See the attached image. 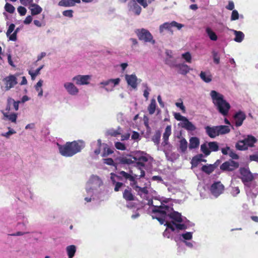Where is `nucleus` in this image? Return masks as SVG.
<instances>
[{"instance_id": "1", "label": "nucleus", "mask_w": 258, "mask_h": 258, "mask_svg": "<svg viewBox=\"0 0 258 258\" xmlns=\"http://www.w3.org/2000/svg\"><path fill=\"white\" fill-rule=\"evenodd\" d=\"M173 208L165 205L159 207L155 206L152 210V217L156 219L161 224H164L172 231L175 230L173 224L175 223L183 222L181 214L178 212L173 211Z\"/></svg>"}, {"instance_id": "2", "label": "nucleus", "mask_w": 258, "mask_h": 258, "mask_svg": "<svg viewBox=\"0 0 258 258\" xmlns=\"http://www.w3.org/2000/svg\"><path fill=\"white\" fill-rule=\"evenodd\" d=\"M59 153L64 157H72L80 152L85 147V144L82 140L68 142L64 145L57 144Z\"/></svg>"}, {"instance_id": "3", "label": "nucleus", "mask_w": 258, "mask_h": 258, "mask_svg": "<svg viewBox=\"0 0 258 258\" xmlns=\"http://www.w3.org/2000/svg\"><path fill=\"white\" fill-rule=\"evenodd\" d=\"M210 96L212 102L218 111L223 116H226L230 109V105L224 98V96L215 90H212Z\"/></svg>"}, {"instance_id": "4", "label": "nucleus", "mask_w": 258, "mask_h": 258, "mask_svg": "<svg viewBox=\"0 0 258 258\" xmlns=\"http://www.w3.org/2000/svg\"><path fill=\"white\" fill-rule=\"evenodd\" d=\"M136 33L140 40L143 41L144 42H149L152 44L155 43L153 35L148 30L144 28L138 29Z\"/></svg>"}, {"instance_id": "5", "label": "nucleus", "mask_w": 258, "mask_h": 258, "mask_svg": "<svg viewBox=\"0 0 258 258\" xmlns=\"http://www.w3.org/2000/svg\"><path fill=\"white\" fill-rule=\"evenodd\" d=\"M183 26L182 24L174 21H172L171 23L165 22L160 26L159 32L160 33H163L164 30H167L171 35H172L173 34V30H172V27H176L178 30H180Z\"/></svg>"}, {"instance_id": "6", "label": "nucleus", "mask_w": 258, "mask_h": 258, "mask_svg": "<svg viewBox=\"0 0 258 258\" xmlns=\"http://www.w3.org/2000/svg\"><path fill=\"white\" fill-rule=\"evenodd\" d=\"M239 171L240 174L239 178L241 179L244 184L245 185L246 183L250 182L253 180L254 177L248 168L240 167Z\"/></svg>"}, {"instance_id": "7", "label": "nucleus", "mask_w": 258, "mask_h": 258, "mask_svg": "<svg viewBox=\"0 0 258 258\" xmlns=\"http://www.w3.org/2000/svg\"><path fill=\"white\" fill-rule=\"evenodd\" d=\"M6 91H8L13 88L17 83V79L13 75H10L3 79Z\"/></svg>"}, {"instance_id": "8", "label": "nucleus", "mask_w": 258, "mask_h": 258, "mask_svg": "<svg viewBox=\"0 0 258 258\" xmlns=\"http://www.w3.org/2000/svg\"><path fill=\"white\" fill-rule=\"evenodd\" d=\"M224 190V186L220 181H217L213 183L210 187V191L212 194L215 197H218L223 193Z\"/></svg>"}, {"instance_id": "9", "label": "nucleus", "mask_w": 258, "mask_h": 258, "mask_svg": "<svg viewBox=\"0 0 258 258\" xmlns=\"http://www.w3.org/2000/svg\"><path fill=\"white\" fill-rule=\"evenodd\" d=\"M239 163L232 160H229L224 162L220 167L222 171H232L237 168Z\"/></svg>"}, {"instance_id": "10", "label": "nucleus", "mask_w": 258, "mask_h": 258, "mask_svg": "<svg viewBox=\"0 0 258 258\" xmlns=\"http://www.w3.org/2000/svg\"><path fill=\"white\" fill-rule=\"evenodd\" d=\"M133 157H134V156L133 155L127 154L126 156H122L117 157L116 160L119 164L130 165L134 163Z\"/></svg>"}, {"instance_id": "11", "label": "nucleus", "mask_w": 258, "mask_h": 258, "mask_svg": "<svg viewBox=\"0 0 258 258\" xmlns=\"http://www.w3.org/2000/svg\"><path fill=\"white\" fill-rule=\"evenodd\" d=\"M234 118L235 122V126L238 127L242 124L243 121L246 118V115L243 112L239 111L235 114Z\"/></svg>"}, {"instance_id": "12", "label": "nucleus", "mask_w": 258, "mask_h": 258, "mask_svg": "<svg viewBox=\"0 0 258 258\" xmlns=\"http://www.w3.org/2000/svg\"><path fill=\"white\" fill-rule=\"evenodd\" d=\"M90 76L89 75H78L73 78V80L76 81L77 85H87L89 84Z\"/></svg>"}, {"instance_id": "13", "label": "nucleus", "mask_w": 258, "mask_h": 258, "mask_svg": "<svg viewBox=\"0 0 258 258\" xmlns=\"http://www.w3.org/2000/svg\"><path fill=\"white\" fill-rule=\"evenodd\" d=\"M122 197L126 201H133L136 200V197L133 192L132 189L127 186L122 192Z\"/></svg>"}, {"instance_id": "14", "label": "nucleus", "mask_w": 258, "mask_h": 258, "mask_svg": "<svg viewBox=\"0 0 258 258\" xmlns=\"http://www.w3.org/2000/svg\"><path fill=\"white\" fill-rule=\"evenodd\" d=\"M125 78L128 85L131 86L134 89L137 88L138 79L135 75H126Z\"/></svg>"}, {"instance_id": "15", "label": "nucleus", "mask_w": 258, "mask_h": 258, "mask_svg": "<svg viewBox=\"0 0 258 258\" xmlns=\"http://www.w3.org/2000/svg\"><path fill=\"white\" fill-rule=\"evenodd\" d=\"M133 173L132 171H130V173H128L124 171H121L118 172L119 176H118V178L119 179H122V178L125 180H129L130 181H135V178L137 177V175H132Z\"/></svg>"}, {"instance_id": "16", "label": "nucleus", "mask_w": 258, "mask_h": 258, "mask_svg": "<svg viewBox=\"0 0 258 258\" xmlns=\"http://www.w3.org/2000/svg\"><path fill=\"white\" fill-rule=\"evenodd\" d=\"M120 79L116 78L115 79H109L107 81L102 82L100 83V84L104 85V86H107L108 85H110V88L108 89L107 88H105V90L107 91H111L113 89V87L118 85L120 82Z\"/></svg>"}, {"instance_id": "17", "label": "nucleus", "mask_w": 258, "mask_h": 258, "mask_svg": "<svg viewBox=\"0 0 258 258\" xmlns=\"http://www.w3.org/2000/svg\"><path fill=\"white\" fill-rule=\"evenodd\" d=\"M220 161L218 160L214 164H209V165H203L201 168V170L204 172L210 174L212 173L214 170L218 166L217 162H219Z\"/></svg>"}, {"instance_id": "18", "label": "nucleus", "mask_w": 258, "mask_h": 258, "mask_svg": "<svg viewBox=\"0 0 258 258\" xmlns=\"http://www.w3.org/2000/svg\"><path fill=\"white\" fill-rule=\"evenodd\" d=\"M206 134L211 138H215L218 136L217 126H207L205 127Z\"/></svg>"}, {"instance_id": "19", "label": "nucleus", "mask_w": 258, "mask_h": 258, "mask_svg": "<svg viewBox=\"0 0 258 258\" xmlns=\"http://www.w3.org/2000/svg\"><path fill=\"white\" fill-rule=\"evenodd\" d=\"M64 87L71 95H76L79 92L78 89L72 83H66L64 84Z\"/></svg>"}, {"instance_id": "20", "label": "nucleus", "mask_w": 258, "mask_h": 258, "mask_svg": "<svg viewBox=\"0 0 258 258\" xmlns=\"http://www.w3.org/2000/svg\"><path fill=\"white\" fill-rule=\"evenodd\" d=\"M171 134V126L169 125L166 126L165 130V132L163 135V141L162 142V144L164 146L167 145L168 144V139L169 136Z\"/></svg>"}, {"instance_id": "21", "label": "nucleus", "mask_w": 258, "mask_h": 258, "mask_svg": "<svg viewBox=\"0 0 258 258\" xmlns=\"http://www.w3.org/2000/svg\"><path fill=\"white\" fill-rule=\"evenodd\" d=\"M245 145L248 147H252L254 146V143L257 141L256 138L251 135L247 136V138L243 140Z\"/></svg>"}, {"instance_id": "22", "label": "nucleus", "mask_w": 258, "mask_h": 258, "mask_svg": "<svg viewBox=\"0 0 258 258\" xmlns=\"http://www.w3.org/2000/svg\"><path fill=\"white\" fill-rule=\"evenodd\" d=\"M181 126L189 131H194L196 129V126L187 118L182 122Z\"/></svg>"}, {"instance_id": "23", "label": "nucleus", "mask_w": 258, "mask_h": 258, "mask_svg": "<svg viewBox=\"0 0 258 258\" xmlns=\"http://www.w3.org/2000/svg\"><path fill=\"white\" fill-rule=\"evenodd\" d=\"M176 66L179 69L178 73L181 75H185L189 72L190 68L186 64H178Z\"/></svg>"}, {"instance_id": "24", "label": "nucleus", "mask_w": 258, "mask_h": 258, "mask_svg": "<svg viewBox=\"0 0 258 258\" xmlns=\"http://www.w3.org/2000/svg\"><path fill=\"white\" fill-rule=\"evenodd\" d=\"M30 9L32 16L39 14L42 11V9L39 5L35 4H31Z\"/></svg>"}, {"instance_id": "25", "label": "nucleus", "mask_w": 258, "mask_h": 258, "mask_svg": "<svg viewBox=\"0 0 258 258\" xmlns=\"http://www.w3.org/2000/svg\"><path fill=\"white\" fill-rule=\"evenodd\" d=\"M200 145V140L197 137H191L189 139V148L190 149L198 148Z\"/></svg>"}, {"instance_id": "26", "label": "nucleus", "mask_w": 258, "mask_h": 258, "mask_svg": "<svg viewBox=\"0 0 258 258\" xmlns=\"http://www.w3.org/2000/svg\"><path fill=\"white\" fill-rule=\"evenodd\" d=\"M217 127L218 136L229 133L230 131L229 127L227 125H217Z\"/></svg>"}, {"instance_id": "27", "label": "nucleus", "mask_w": 258, "mask_h": 258, "mask_svg": "<svg viewBox=\"0 0 258 258\" xmlns=\"http://www.w3.org/2000/svg\"><path fill=\"white\" fill-rule=\"evenodd\" d=\"M179 150L180 152L184 153L187 149L188 143L185 138H182L179 141Z\"/></svg>"}, {"instance_id": "28", "label": "nucleus", "mask_w": 258, "mask_h": 258, "mask_svg": "<svg viewBox=\"0 0 258 258\" xmlns=\"http://www.w3.org/2000/svg\"><path fill=\"white\" fill-rule=\"evenodd\" d=\"M66 250L69 258H73L76 252V247L74 245H69L67 247Z\"/></svg>"}, {"instance_id": "29", "label": "nucleus", "mask_w": 258, "mask_h": 258, "mask_svg": "<svg viewBox=\"0 0 258 258\" xmlns=\"http://www.w3.org/2000/svg\"><path fill=\"white\" fill-rule=\"evenodd\" d=\"M2 112L5 117L7 118L13 122H16L17 118V114L16 113H13L11 114H9L8 112H5L4 111H2Z\"/></svg>"}, {"instance_id": "30", "label": "nucleus", "mask_w": 258, "mask_h": 258, "mask_svg": "<svg viewBox=\"0 0 258 258\" xmlns=\"http://www.w3.org/2000/svg\"><path fill=\"white\" fill-rule=\"evenodd\" d=\"M234 34L235 35L234 39L235 41L237 42H241L242 41L244 37V35L242 32L234 30Z\"/></svg>"}, {"instance_id": "31", "label": "nucleus", "mask_w": 258, "mask_h": 258, "mask_svg": "<svg viewBox=\"0 0 258 258\" xmlns=\"http://www.w3.org/2000/svg\"><path fill=\"white\" fill-rule=\"evenodd\" d=\"M156 107V100L154 99H152L151 100L150 104L148 107V110L150 114H153L155 113Z\"/></svg>"}, {"instance_id": "32", "label": "nucleus", "mask_w": 258, "mask_h": 258, "mask_svg": "<svg viewBox=\"0 0 258 258\" xmlns=\"http://www.w3.org/2000/svg\"><path fill=\"white\" fill-rule=\"evenodd\" d=\"M134 189L138 192V194L140 196H142V194L146 195L148 194L149 191L147 187H141L139 185H136L134 187Z\"/></svg>"}, {"instance_id": "33", "label": "nucleus", "mask_w": 258, "mask_h": 258, "mask_svg": "<svg viewBox=\"0 0 258 258\" xmlns=\"http://www.w3.org/2000/svg\"><path fill=\"white\" fill-rule=\"evenodd\" d=\"M203 157V155L201 154L194 156L191 161L192 165L197 166L200 162H202Z\"/></svg>"}, {"instance_id": "34", "label": "nucleus", "mask_w": 258, "mask_h": 258, "mask_svg": "<svg viewBox=\"0 0 258 258\" xmlns=\"http://www.w3.org/2000/svg\"><path fill=\"white\" fill-rule=\"evenodd\" d=\"M200 76L205 82L209 83L212 81V76L211 74L207 75L206 73L202 71L200 73Z\"/></svg>"}, {"instance_id": "35", "label": "nucleus", "mask_w": 258, "mask_h": 258, "mask_svg": "<svg viewBox=\"0 0 258 258\" xmlns=\"http://www.w3.org/2000/svg\"><path fill=\"white\" fill-rule=\"evenodd\" d=\"M208 147L211 152H216L219 150V147L217 142H210L208 143Z\"/></svg>"}, {"instance_id": "36", "label": "nucleus", "mask_w": 258, "mask_h": 258, "mask_svg": "<svg viewBox=\"0 0 258 258\" xmlns=\"http://www.w3.org/2000/svg\"><path fill=\"white\" fill-rule=\"evenodd\" d=\"M161 138V132L160 131H156L155 134L152 138V141L155 143V145H158L160 143Z\"/></svg>"}, {"instance_id": "37", "label": "nucleus", "mask_w": 258, "mask_h": 258, "mask_svg": "<svg viewBox=\"0 0 258 258\" xmlns=\"http://www.w3.org/2000/svg\"><path fill=\"white\" fill-rule=\"evenodd\" d=\"M206 33L211 40L213 41H216L217 40V36L216 33L212 30L210 28H207L206 30Z\"/></svg>"}, {"instance_id": "38", "label": "nucleus", "mask_w": 258, "mask_h": 258, "mask_svg": "<svg viewBox=\"0 0 258 258\" xmlns=\"http://www.w3.org/2000/svg\"><path fill=\"white\" fill-rule=\"evenodd\" d=\"M113 149L108 147V146L107 144H105V147L103 149V152L102 154V157H107L109 155L113 153Z\"/></svg>"}, {"instance_id": "39", "label": "nucleus", "mask_w": 258, "mask_h": 258, "mask_svg": "<svg viewBox=\"0 0 258 258\" xmlns=\"http://www.w3.org/2000/svg\"><path fill=\"white\" fill-rule=\"evenodd\" d=\"M235 147L236 149L240 151L246 150L247 149V148L244 143L243 140L241 141H239L236 144Z\"/></svg>"}, {"instance_id": "40", "label": "nucleus", "mask_w": 258, "mask_h": 258, "mask_svg": "<svg viewBox=\"0 0 258 258\" xmlns=\"http://www.w3.org/2000/svg\"><path fill=\"white\" fill-rule=\"evenodd\" d=\"M201 150L206 156H208L211 153V151H210L209 148H208L206 143L201 145Z\"/></svg>"}, {"instance_id": "41", "label": "nucleus", "mask_w": 258, "mask_h": 258, "mask_svg": "<svg viewBox=\"0 0 258 258\" xmlns=\"http://www.w3.org/2000/svg\"><path fill=\"white\" fill-rule=\"evenodd\" d=\"M8 102H9V104H13L14 108H15V110H18L19 109V104L20 103V101H15L14 99L9 97L8 98Z\"/></svg>"}, {"instance_id": "42", "label": "nucleus", "mask_w": 258, "mask_h": 258, "mask_svg": "<svg viewBox=\"0 0 258 258\" xmlns=\"http://www.w3.org/2000/svg\"><path fill=\"white\" fill-rule=\"evenodd\" d=\"M58 5L63 7L74 6L73 2H71L70 0H61L58 3Z\"/></svg>"}, {"instance_id": "43", "label": "nucleus", "mask_w": 258, "mask_h": 258, "mask_svg": "<svg viewBox=\"0 0 258 258\" xmlns=\"http://www.w3.org/2000/svg\"><path fill=\"white\" fill-rule=\"evenodd\" d=\"M111 180L113 184H115L114 187V191H118L120 190V188L124 185L123 183L120 182H116L115 180L111 177Z\"/></svg>"}, {"instance_id": "44", "label": "nucleus", "mask_w": 258, "mask_h": 258, "mask_svg": "<svg viewBox=\"0 0 258 258\" xmlns=\"http://www.w3.org/2000/svg\"><path fill=\"white\" fill-rule=\"evenodd\" d=\"M5 9L10 14L13 13L15 10V7L12 5L8 3L5 5Z\"/></svg>"}, {"instance_id": "45", "label": "nucleus", "mask_w": 258, "mask_h": 258, "mask_svg": "<svg viewBox=\"0 0 258 258\" xmlns=\"http://www.w3.org/2000/svg\"><path fill=\"white\" fill-rule=\"evenodd\" d=\"M142 8L136 3L134 2L133 4V11L137 15H139L141 12Z\"/></svg>"}, {"instance_id": "46", "label": "nucleus", "mask_w": 258, "mask_h": 258, "mask_svg": "<svg viewBox=\"0 0 258 258\" xmlns=\"http://www.w3.org/2000/svg\"><path fill=\"white\" fill-rule=\"evenodd\" d=\"M43 66H41L37 69H36V70L34 73L32 72L31 71L29 72V75H31L32 80H34L35 78V77L40 74V71L43 68Z\"/></svg>"}, {"instance_id": "47", "label": "nucleus", "mask_w": 258, "mask_h": 258, "mask_svg": "<svg viewBox=\"0 0 258 258\" xmlns=\"http://www.w3.org/2000/svg\"><path fill=\"white\" fill-rule=\"evenodd\" d=\"M182 57L187 62L190 63L191 61V56L189 52H186L182 54Z\"/></svg>"}, {"instance_id": "48", "label": "nucleus", "mask_w": 258, "mask_h": 258, "mask_svg": "<svg viewBox=\"0 0 258 258\" xmlns=\"http://www.w3.org/2000/svg\"><path fill=\"white\" fill-rule=\"evenodd\" d=\"M133 159L135 161H140V162H142V163H144L145 162H147L148 160V158L144 156H134L133 157Z\"/></svg>"}, {"instance_id": "49", "label": "nucleus", "mask_w": 258, "mask_h": 258, "mask_svg": "<svg viewBox=\"0 0 258 258\" xmlns=\"http://www.w3.org/2000/svg\"><path fill=\"white\" fill-rule=\"evenodd\" d=\"M144 87L145 88V89L144 91L143 95L146 98V99L147 100L149 98V92L151 91V89L148 87V85L147 84H143Z\"/></svg>"}, {"instance_id": "50", "label": "nucleus", "mask_w": 258, "mask_h": 258, "mask_svg": "<svg viewBox=\"0 0 258 258\" xmlns=\"http://www.w3.org/2000/svg\"><path fill=\"white\" fill-rule=\"evenodd\" d=\"M213 57V60L214 63L216 64H219L220 63V56L218 53V52L213 51L212 52Z\"/></svg>"}, {"instance_id": "51", "label": "nucleus", "mask_w": 258, "mask_h": 258, "mask_svg": "<svg viewBox=\"0 0 258 258\" xmlns=\"http://www.w3.org/2000/svg\"><path fill=\"white\" fill-rule=\"evenodd\" d=\"M115 147L117 149L121 151H124L126 149L125 145L119 142H117L115 143Z\"/></svg>"}, {"instance_id": "52", "label": "nucleus", "mask_w": 258, "mask_h": 258, "mask_svg": "<svg viewBox=\"0 0 258 258\" xmlns=\"http://www.w3.org/2000/svg\"><path fill=\"white\" fill-rule=\"evenodd\" d=\"M120 128H118L117 130H112L109 131L108 134L112 137H116L117 136L121 134Z\"/></svg>"}, {"instance_id": "53", "label": "nucleus", "mask_w": 258, "mask_h": 258, "mask_svg": "<svg viewBox=\"0 0 258 258\" xmlns=\"http://www.w3.org/2000/svg\"><path fill=\"white\" fill-rule=\"evenodd\" d=\"M173 226L175 227V228L178 230H185L187 228V226L185 224H181L180 223H175V224H173Z\"/></svg>"}, {"instance_id": "54", "label": "nucleus", "mask_w": 258, "mask_h": 258, "mask_svg": "<svg viewBox=\"0 0 258 258\" xmlns=\"http://www.w3.org/2000/svg\"><path fill=\"white\" fill-rule=\"evenodd\" d=\"M239 18V14L237 12V11L234 10H233L231 16V21H235L238 20Z\"/></svg>"}, {"instance_id": "55", "label": "nucleus", "mask_w": 258, "mask_h": 258, "mask_svg": "<svg viewBox=\"0 0 258 258\" xmlns=\"http://www.w3.org/2000/svg\"><path fill=\"white\" fill-rule=\"evenodd\" d=\"M174 116L176 120L182 121V122H183L187 118L185 116H182L179 113H175Z\"/></svg>"}, {"instance_id": "56", "label": "nucleus", "mask_w": 258, "mask_h": 258, "mask_svg": "<svg viewBox=\"0 0 258 258\" xmlns=\"http://www.w3.org/2000/svg\"><path fill=\"white\" fill-rule=\"evenodd\" d=\"M182 237L185 240H190L192 237V233L190 232H187L182 234Z\"/></svg>"}, {"instance_id": "57", "label": "nucleus", "mask_w": 258, "mask_h": 258, "mask_svg": "<svg viewBox=\"0 0 258 258\" xmlns=\"http://www.w3.org/2000/svg\"><path fill=\"white\" fill-rule=\"evenodd\" d=\"M18 12L21 16H24L27 12L26 9L22 6H20L18 8Z\"/></svg>"}, {"instance_id": "58", "label": "nucleus", "mask_w": 258, "mask_h": 258, "mask_svg": "<svg viewBox=\"0 0 258 258\" xmlns=\"http://www.w3.org/2000/svg\"><path fill=\"white\" fill-rule=\"evenodd\" d=\"M103 161H104V163H105L107 165H112V166L115 165L114 161L112 158H106V159H104Z\"/></svg>"}, {"instance_id": "59", "label": "nucleus", "mask_w": 258, "mask_h": 258, "mask_svg": "<svg viewBox=\"0 0 258 258\" xmlns=\"http://www.w3.org/2000/svg\"><path fill=\"white\" fill-rule=\"evenodd\" d=\"M73 11L72 10H66L62 12V14L63 16H64L66 17H68L69 18L73 17Z\"/></svg>"}, {"instance_id": "60", "label": "nucleus", "mask_w": 258, "mask_h": 258, "mask_svg": "<svg viewBox=\"0 0 258 258\" xmlns=\"http://www.w3.org/2000/svg\"><path fill=\"white\" fill-rule=\"evenodd\" d=\"M19 31V28H17L14 32L9 36V39L12 41H16L17 40V33Z\"/></svg>"}, {"instance_id": "61", "label": "nucleus", "mask_w": 258, "mask_h": 258, "mask_svg": "<svg viewBox=\"0 0 258 258\" xmlns=\"http://www.w3.org/2000/svg\"><path fill=\"white\" fill-rule=\"evenodd\" d=\"M15 27V25L14 24H10L6 33L7 36L11 35L10 34L14 30Z\"/></svg>"}, {"instance_id": "62", "label": "nucleus", "mask_w": 258, "mask_h": 258, "mask_svg": "<svg viewBox=\"0 0 258 258\" xmlns=\"http://www.w3.org/2000/svg\"><path fill=\"white\" fill-rule=\"evenodd\" d=\"M229 155L231 158H232L233 159H238L239 158L238 155L231 150L229 152Z\"/></svg>"}, {"instance_id": "63", "label": "nucleus", "mask_w": 258, "mask_h": 258, "mask_svg": "<svg viewBox=\"0 0 258 258\" xmlns=\"http://www.w3.org/2000/svg\"><path fill=\"white\" fill-rule=\"evenodd\" d=\"M175 105L177 107H179L183 112H185V107L183 105L182 102H176Z\"/></svg>"}, {"instance_id": "64", "label": "nucleus", "mask_w": 258, "mask_h": 258, "mask_svg": "<svg viewBox=\"0 0 258 258\" xmlns=\"http://www.w3.org/2000/svg\"><path fill=\"white\" fill-rule=\"evenodd\" d=\"M249 159L258 162V154H253L249 156Z\"/></svg>"}]
</instances>
